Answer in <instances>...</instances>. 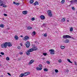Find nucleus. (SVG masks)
<instances>
[{
    "mask_svg": "<svg viewBox=\"0 0 77 77\" xmlns=\"http://www.w3.org/2000/svg\"><path fill=\"white\" fill-rule=\"evenodd\" d=\"M8 42H5L4 44H2L1 45L2 48H6L8 47Z\"/></svg>",
    "mask_w": 77,
    "mask_h": 77,
    "instance_id": "1",
    "label": "nucleus"
},
{
    "mask_svg": "<svg viewBox=\"0 0 77 77\" xmlns=\"http://www.w3.org/2000/svg\"><path fill=\"white\" fill-rule=\"evenodd\" d=\"M25 45L27 48H29L30 47V42L28 41L27 42L25 43Z\"/></svg>",
    "mask_w": 77,
    "mask_h": 77,
    "instance_id": "2",
    "label": "nucleus"
},
{
    "mask_svg": "<svg viewBox=\"0 0 77 77\" xmlns=\"http://www.w3.org/2000/svg\"><path fill=\"white\" fill-rule=\"evenodd\" d=\"M71 37L68 35H64L63 36V38L65 39H66L67 38H71Z\"/></svg>",
    "mask_w": 77,
    "mask_h": 77,
    "instance_id": "3",
    "label": "nucleus"
},
{
    "mask_svg": "<svg viewBox=\"0 0 77 77\" xmlns=\"http://www.w3.org/2000/svg\"><path fill=\"white\" fill-rule=\"evenodd\" d=\"M48 14L51 17L52 16V14H51V11L49 10L48 11Z\"/></svg>",
    "mask_w": 77,
    "mask_h": 77,
    "instance_id": "4",
    "label": "nucleus"
},
{
    "mask_svg": "<svg viewBox=\"0 0 77 77\" xmlns=\"http://www.w3.org/2000/svg\"><path fill=\"white\" fill-rule=\"evenodd\" d=\"M5 2H3V1H2L1 0H0V4H1V5H0V6H2L4 5V4H5Z\"/></svg>",
    "mask_w": 77,
    "mask_h": 77,
    "instance_id": "5",
    "label": "nucleus"
},
{
    "mask_svg": "<svg viewBox=\"0 0 77 77\" xmlns=\"http://www.w3.org/2000/svg\"><path fill=\"white\" fill-rule=\"evenodd\" d=\"M29 39V37L27 36H25L24 37V38L23 39V40L24 41H27V39Z\"/></svg>",
    "mask_w": 77,
    "mask_h": 77,
    "instance_id": "6",
    "label": "nucleus"
},
{
    "mask_svg": "<svg viewBox=\"0 0 77 77\" xmlns=\"http://www.w3.org/2000/svg\"><path fill=\"white\" fill-rule=\"evenodd\" d=\"M32 49H33V51H36V50H38V48L36 46L33 47H32Z\"/></svg>",
    "mask_w": 77,
    "mask_h": 77,
    "instance_id": "7",
    "label": "nucleus"
},
{
    "mask_svg": "<svg viewBox=\"0 0 77 77\" xmlns=\"http://www.w3.org/2000/svg\"><path fill=\"white\" fill-rule=\"evenodd\" d=\"M24 74V76H26V75H29V74H30V72H27L25 73H23Z\"/></svg>",
    "mask_w": 77,
    "mask_h": 77,
    "instance_id": "8",
    "label": "nucleus"
},
{
    "mask_svg": "<svg viewBox=\"0 0 77 77\" xmlns=\"http://www.w3.org/2000/svg\"><path fill=\"white\" fill-rule=\"evenodd\" d=\"M33 51V48L31 49H29V50H27L28 52H32Z\"/></svg>",
    "mask_w": 77,
    "mask_h": 77,
    "instance_id": "9",
    "label": "nucleus"
},
{
    "mask_svg": "<svg viewBox=\"0 0 77 77\" xmlns=\"http://www.w3.org/2000/svg\"><path fill=\"white\" fill-rule=\"evenodd\" d=\"M34 6H36V5H39V3L38 2V1H36L35 3H34Z\"/></svg>",
    "mask_w": 77,
    "mask_h": 77,
    "instance_id": "10",
    "label": "nucleus"
},
{
    "mask_svg": "<svg viewBox=\"0 0 77 77\" xmlns=\"http://www.w3.org/2000/svg\"><path fill=\"white\" fill-rule=\"evenodd\" d=\"M45 16L43 15L40 16V18L42 20H44L45 19Z\"/></svg>",
    "mask_w": 77,
    "mask_h": 77,
    "instance_id": "11",
    "label": "nucleus"
},
{
    "mask_svg": "<svg viewBox=\"0 0 77 77\" xmlns=\"http://www.w3.org/2000/svg\"><path fill=\"white\" fill-rule=\"evenodd\" d=\"M65 43H68L69 42V40L68 39H66L64 41Z\"/></svg>",
    "mask_w": 77,
    "mask_h": 77,
    "instance_id": "12",
    "label": "nucleus"
},
{
    "mask_svg": "<svg viewBox=\"0 0 77 77\" xmlns=\"http://www.w3.org/2000/svg\"><path fill=\"white\" fill-rule=\"evenodd\" d=\"M7 43H8V47H11V46H12V44H11L10 42H7Z\"/></svg>",
    "mask_w": 77,
    "mask_h": 77,
    "instance_id": "13",
    "label": "nucleus"
},
{
    "mask_svg": "<svg viewBox=\"0 0 77 77\" xmlns=\"http://www.w3.org/2000/svg\"><path fill=\"white\" fill-rule=\"evenodd\" d=\"M34 62V60H31L29 62V64L31 65L32 63H33Z\"/></svg>",
    "mask_w": 77,
    "mask_h": 77,
    "instance_id": "14",
    "label": "nucleus"
},
{
    "mask_svg": "<svg viewBox=\"0 0 77 77\" xmlns=\"http://www.w3.org/2000/svg\"><path fill=\"white\" fill-rule=\"evenodd\" d=\"M23 14H25V15H26V14H27V11H24L23 12Z\"/></svg>",
    "mask_w": 77,
    "mask_h": 77,
    "instance_id": "15",
    "label": "nucleus"
},
{
    "mask_svg": "<svg viewBox=\"0 0 77 77\" xmlns=\"http://www.w3.org/2000/svg\"><path fill=\"white\" fill-rule=\"evenodd\" d=\"M14 38L16 40H18V37L17 36V35L14 36Z\"/></svg>",
    "mask_w": 77,
    "mask_h": 77,
    "instance_id": "16",
    "label": "nucleus"
},
{
    "mask_svg": "<svg viewBox=\"0 0 77 77\" xmlns=\"http://www.w3.org/2000/svg\"><path fill=\"white\" fill-rule=\"evenodd\" d=\"M34 2V0H30L29 1V2L30 3V4H32V3H33Z\"/></svg>",
    "mask_w": 77,
    "mask_h": 77,
    "instance_id": "17",
    "label": "nucleus"
},
{
    "mask_svg": "<svg viewBox=\"0 0 77 77\" xmlns=\"http://www.w3.org/2000/svg\"><path fill=\"white\" fill-rule=\"evenodd\" d=\"M49 52H54V49H50L49 50Z\"/></svg>",
    "mask_w": 77,
    "mask_h": 77,
    "instance_id": "18",
    "label": "nucleus"
},
{
    "mask_svg": "<svg viewBox=\"0 0 77 77\" xmlns=\"http://www.w3.org/2000/svg\"><path fill=\"white\" fill-rule=\"evenodd\" d=\"M42 68H39L38 67H37L36 68L37 70H42Z\"/></svg>",
    "mask_w": 77,
    "mask_h": 77,
    "instance_id": "19",
    "label": "nucleus"
},
{
    "mask_svg": "<svg viewBox=\"0 0 77 77\" xmlns=\"http://www.w3.org/2000/svg\"><path fill=\"white\" fill-rule=\"evenodd\" d=\"M32 29V28L30 26L27 27L28 30H30Z\"/></svg>",
    "mask_w": 77,
    "mask_h": 77,
    "instance_id": "20",
    "label": "nucleus"
},
{
    "mask_svg": "<svg viewBox=\"0 0 77 77\" xmlns=\"http://www.w3.org/2000/svg\"><path fill=\"white\" fill-rule=\"evenodd\" d=\"M26 53L27 55H30V52H28L27 51V52H26Z\"/></svg>",
    "mask_w": 77,
    "mask_h": 77,
    "instance_id": "21",
    "label": "nucleus"
},
{
    "mask_svg": "<svg viewBox=\"0 0 77 77\" xmlns=\"http://www.w3.org/2000/svg\"><path fill=\"white\" fill-rule=\"evenodd\" d=\"M24 75V74L23 73H22L20 75V77H23Z\"/></svg>",
    "mask_w": 77,
    "mask_h": 77,
    "instance_id": "22",
    "label": "nucleus"
},
{
    "mask_svg": "<svg viewBox=\"0 0 77 77\" xmlns=\"http://www.w3.org/2000/svg\"><path fill=\"white\" fill-rule=\"evenodd\" d=\"M67 61L69 62L70 63H72V62L71 61V60L69 59H67Z\"/></svg>",
    "mask_w": 77,
    "mask_h": 77,
    "instance_id": "23",
    "label": "nucleus"
},
{
    "mask_svg": "<svg viewBox=\"0 0 77 77\" xmlns=\"http://www.w3.org/2000/svg\"><path fill=\"white\" fill-rule=\"evenodd\" d=\"M0 27L2 28H3L4 27V25H3V24H2L0 25Z\"/></svg>",
    "mask_w": 77,
    "mask_h": 77,
    "instance_id": "24",
    "label": "nucleus"
},
{
    "mask_svg": "<svg viewBox=\"0 0 77 77\" xmlns=\"http://www.w3.org/2000/svg\"><path fill=\"white\" fill-rule=\"evenodd\" d=\"M69 31L70 32H72V31H73V28L71 27Z\"/></svg>",
    "mask_w": 77,
    "mask_h": 77,
    "instance_id": "25",
    "label": "nucleus"
},
{
    "mask_svg": "<svg viewBox=\"0 0 77 77\" xmlns=\"http://www.w3.org/2000/svg\"><path fill=\"white\" fill-rule=\"evenodd\" d=\"M44 70L45 72L48 71V69L47 68H45L44 69Z\"/></svg>",
    "mask_w": 77,
    "mask_h": 77,
    "instance_id": "26",
    "label": "nucleus"
},
{
    "mask_svg": "<svg viewBox=\"0 0 77 77\" xmlns=\"http://www.w3.org/2000/svg\"><path fill=\"white\" fill-rule=\"evenodd\" d=\"M61 49H64V48H65V46H61Z\"/></svg>",
    "mask_w": 77,
    "mask_h": 77,
    "instance_id": "27",
    "label": "nucleus"
},
{
    "mask_svg": "<svg viewBox=\"0 0 77 77\" xmlns=\"http://www.w3.org/2000/svg\"><path fill=\"white\" fill-rule=\"evenodd\" d=\"M50 54H54V52H51Z\"/></svg>",
    "mask_w": 77,
    "mask_h": 77,
    "instance_id": "28",
    "label": "nucleus"
},
{
    "mask_svg": "<svg viewBox=\"0 0 77 77\" xmlns=\"http://www.w3.org/2000/svg\"><path fill=\"white\" fill-rule=\"evenodd\" d=\"M72 9L73 11H75V8L74 7H72Z\"/></svg>",
    "mask_w": 77,
    "mask_h": 77,
    "instance_id": "29",
    "label": "nucleus"
},
{
    "mask_svg": "<svg viewBox=\"0 0 77 77\" xmlns=\"http://www.w3.org/2000/svg\"><path fill=\"white\" fill-rule=\"evenodd\" d=\"M34 35H36V32H35V31H34L32 33Z\"/></svg>",
    "mask_w": 77,
    "mask_h": 77,
    "instance_id": "30",
    "label": "nucleus"
},
{
    "mask_svg": "<svg viewBox=\"0 0 77 77\" xmlns=\"http://www.w3.org/2000/svg\"><path fill=\"white\" fill-rule=\"evenodd\" d=\"M47 54L46 53H43V55L45 56H47Z\"/></svg>",
    "mask_w": 77,
    "mask_h": 77,
    "instance_id": "31",
    "label": "nucleus"
},
{
    "mask_svg": "<svg viewBox=\"0 0 77 77\" xmlns=\"http://www.w3.org/2000/svg\"><path fill=\"white\" fill-rule=\"evenodd\" d=\"M55 71L56 72H59V71L57 69H56L55 70Z\"/></svg>",
    "mask_w": 77,
    "mask_h": 77,
    "instance_id": "32",
    "label": "nucleus"
},
{
    "mask_svg": "<svg viewBox=\"0 0 77 77\" xmlns=\"http://www.w3.org/2000/svg\"><path fill=\"white\" fill-rule=\"evenodd\" d=\"M76 2V0H72V3H75Z\"/></svg>",
    "mask_w": 77,
    "mask_h": 77,
    "instance_id": "33",
    "label": "nucleus"
},
{
    "mask_svg": "<svg viewBox=\"0 0 77 77\" xmlns=\"http://www.w3.org/2000/svg\"><path fill=\"white\" fill-rule=\"evenodd\" d=\"M61 2L62 3H63L65 2V0H62Z\"/></svg>",
    "mask_w": 77,
    "mask_h": 77,
    "instance_id": "34",
    "label": "nucleus"
},
{
    "mask_svg": "<svg viewBox=\"0 0 77 77\" xmlns=\"http://www.w3.org/2000/svg\"><path fill=\"white\" fill-rule=\"evenodd\" d=\"M65 21V20H61V21L62 22V23H63V22H64Z\"/></svg>",
    "mask_w": 77,
    "mask_h": 77,
    "instance_id": "35",
    "label": "nucleus"
},
{
    "mask_svg": "<svg viewBox=\"0 0 77 77\" xmlns=\"http://www.w3.org/2000/svg\"><path fill=\"white\" fill-rule=\"evenodd\" d=\"M47 36V33H45L44 34V36H45V37H46V36Z\"/></svg>",
    "mask_w": 77,
    "mask_h": 77,
    "instance_id": "36",
    "label": "nucleus"
},
{
    "mask_svg": "<svg viewBox=\"0 0 77 77\" xmlns=\"http://www.w3.org/2000/svg\"><path fill=\"white\" fill-rule=\"evenodd\" d=\"M6 59L7 60H9V57H7Z\"/></svg>",
    "mask_w": 77,
    "mask_h": 77,
    "instance_id": "37",
    "label": "nucleus"
},
{
    "mask_svg": "<svg viewBox=\"0 0 77 77\" xmlns=\"http://www.w3.org/2000/svg\"><path fill=\"white\" fill-rule=\"evenodd\" d=\"M47 63H48V64H50V61H47Z\"/></svg>",
    "mask_w": 77,
    "mask_h": 77,
    "instance_id": "38",
    "label": "nucleus"
},
{
    "mask_svg": "<svg viewBox=\"0 0 77 77\" xmlns=\"http://www.w3.org/2000/svg\"><path fill=\"white\" fill-rule=\"evenodd\" d=\"M20 5V4H19V3L16 2V5H17V6H18Z\"/></svg>",
    "mask_w": 77,
    "mask_h": 77,
    "instance_id": "39",
    "label": "nucleus"
},
{
    "mask_svg": "<svg viewBox=\"0 0 77 77\" xmlns=\"http://www.w3.org/2000/svg\"><path fill=\"white\" fill-rule=\"evenodd\" d=\"M3 5V7L4 8H6V5H4V4ZM3 5H2V6H3Z\"/></svg>",
    "mask_w": 77,
    "mask_h": 77,
    "instance_id": "40",
    "label": "nucleus"
},
{
    "mask_svg": "<svg viewBox=\"0 0 77 77\" xmlns=\"http://www.w3.org/2000/svg\"><path fill=\"white\" fill-rule=\"evenodd\" d=\"M58 61L60 63L61 62H62V60H58Z\"/></svg>",
    "mask_w": 77,
    "mask_h": 77,
    "instance_id": "41",
    "label": "nucleus"
},
{
    "mask_svg": "<svg viewBox=\"0 0 77 77\" xmlns=\"http://www.w3.org/2000/svg\"><path fill=\"white\" fill-rule=\"evenodd\" d=\"M20 54H23V53L22 52H20L19 53Z\"/></svg>",
    "mask_w": 77,
    "mask_h": 77,
    "instance_id": "42",
    "label": "nucleus"
},
{
    "mask_svg": "<svg viewBox=\"0 0 77 77\" xmlns=\"http://www.w3.org/2000/svg\"><path fill=\"white\" fill-rule=\"evenodd\" d=\"M4 15L5 16V17H6V16H7L8 15H7V14H4Z\"/></svg>",
    "mask_w": 77,
    "mask_h": 77,
    "instance_id": "43",
    "label": "nucleus"
},
{
    "mask_svg": "<svg viewBox=\"0 0 77 77\" xmlns=\"http://www.w3.org/2000/svg\"><path fill=\"white\" fill-rule=\"evenodd\" d=\"M1 54H2V55H4V53H3V52H1Z\"/></svg>",
    "mask_w": 77,
    "mask_h": 77,
    "instance_id": "44",
    "label": "nucleus"
},
{
    "mask_svg": "<svg viewBox=\"0 0 77 77\" xmlns=\"http://www.w3.org/2000/svg\"><path fill=\"white\" fill-rule=\"evenodd\" d=\"M39 67L40 68H42V65L40 64L39 65Z\"/></svg>",
    "mask_w": 77,
    "mask_h": 77,
    "instance_id": "45",
    "label": "nucleus"
},
{
    "mask_svg": "<svg viewBox=\"0 0 77 77\" xmlns=\"http://www.w3.org/2000/svg\"><path fill=\"white\" fill-rule=\"evenodd\" d=\"M7 74L8 75H10V76H11V74H10V73H8Z\"/></svg>",
    "mask_w": 77,
    "mask_h": 77,
    "instance_id": "46",
    "label": "nucleus"
},
{
    "mask_svg": "<svg viewBox=\"0 0 77 77\" xmlns=\"http://www.w3.org/2000/svg\"><path fill=\"white\" fill-rule=\"evenodd\" d=\"M18 49H21V47H20V46H18Z\"/></svg>",
    "mask_w": 77,
    "mask_h": 77,
    "instance_id": "47",
    "label": "nucleus"
},
{
    "mask_svg": "<svg viewBox=\"0 0 77 77\" xmlns=\"http://www.w3.org/2000/svg\"><path fill=\"white\" fill-rule=\"evenodd\" d=\"M13 3H14V5H16V3H17V2H14Z\"/></svg>",
    "mask_w": 77,
    "mask_h": 77,
    "instance_id": "48",
    "label": "nucleus"
},
{
    "mask_svg": "<svg viewBox=\"0 0 77 77\" xmlns=\"http://www.w3.org/2000/svg\"><path fill=\"white\" fill-rule=\"evenodd\" d=\"M31 20H35V18L34 17L32 18Z\"/></svg>",
    "mask_w": 77,
    "mask_h": 77,
    "instance_id": "49",
    "label": "nucleus"
},
{
    "mask_svg": "<svg viewBox=\"0 0 77 77\" xmlns=\"http://www.w3.org/2000/svg\"><path fill=\"white\" fill-rule=\"evenodd\" d=\"M66 72H69V70H68V69L66 70Z\"/></svg>",
    "mask_w": 77,
    "mask_h": 77,
    "instance_id": "50",
    "label": "nucleus"
},
{
    "mask_svg": "<svg viewBox=\"0 0 77 77\" xmlns=\"http://www.w3.org/2000/svg\"><path fill=\"white\" fill-rule=\"evenodd\" d=\"M43 26H44V27H45V24H43Z\"/></svg>",
    "mask_w": 77,
    "mask_h": 77,
    "instance_id": "51",
    "label": "nucleus"
},
{
    "mask_svg": "<svg viewBox=\"0 0 77 77\" xmlns=\"http://www.w3.org/2000/svg\"><path fill=\"white\" fill-rule=\"evenodd\" d=\"M20 45L21 46H23V45L21 43L20 44Z\"/></svg>",
    "mask_w": 77,
    "mask_h": 77,
    "instance_id": "52",
    "label": "nucleus"
},
{
    "mask_svg": "<svg viewBox=\"0 0 77 77\" xmlns=\"http://www.w3.org/2000/svg\"><path fill=\"white\" fill-rule=\"evenodd\" d=\"M70 2H71L72 3H73V2H72V0L71 1H70Z\"/></svg>",
    "mask_w": 77,
    "mask_h": 77,
    "instance_id": "53",
    "label": "nucleus"
},
{
    "mask_svg": "<svg viewBox=\"0 0 77 77\" xmlns=\"http://www.w3.org/2000/svg\"><path fill=\"white\" fill-rule=\"evenodd\" d=\"M61 20H65V18H63Z\"/></svg>",
    "mask_w": 77,
    "mask_h": 77,
    "instance_id": "54",
    "label": "nucleus"
},
{
    "mask_svg": "<svg viewBox=\"0 0 77 77\" xmlns=\"http://www.w3.org/2000/svg\"><path fill=\"white\" fill-rule=\"evenodd\" d=\"M20 36H21V37H23V35H21Z\"/></svg>",
    "mask_w": 77,
    "mask_h": 77,
    "instance_id": "55",
    "label": "nucleus"
},
{
    "mask_svg": "<svg viewBox=\"0 0 77 77\" xmlns=\"http://www.w3.org/2000/svg\"><path fill=\"white\" fill-rule=\"evenodd\" d=\"M34 20H32V21H34Z\"/></svg>",
    "mask_w": 77,
    "mask_h": 77,
    "instance_id": "56",
    "label": "nucleus"
},
{
    "mask_svg": "<svg viewBox=\"0 0 77 77\" xmlns=\"http://www.w3.org/2000/svg\"><path fill=\"white\" fill-rule=\"evenodd\" d=\"M67 22H69V20H67Z\"/></svg>",
    "mask_w": 77,
    "mask_h": 77,
    "instance_id": "57",
    "label": "nucleus"
},
{
    "mask_svg": "<svg viewBox=\"0 0 77 77\" xmlns=\"http://www.w3.org/2000/svg\"><path fill=\"white\" fill-rule=\"evenodd\" d=\"M0 56H1V57H2V56L1 55H0Z\"/></svg>",
    "mask_w": 77,
    "mask_h": 77,
    "instance_id": "58",
    "label": "nucleus"
},
{
    "mask_svg": "<svg viewBox=\"0 0 77 77\" xmlns=\"http://www.w3.org/2000/svg\"><path fill=\"white\" fill-rule=\"evenodd\" d=\"M76 2H77V0H76Z\"/></svg>",
    "mask_w": 77,
    "mask_h": 77,
    "instance_id": "59",
    "label": "nucleus"
},
{
    "mask_svg": "<svg viewBox=\"0 0 77 77\" xmlns=\"http://www.w3.org/2000/svg\"><path fill=\"white\" fill-rule=\"evenodd\" d=\"M0 66H1V64H0Z\"/></svg>",
    "mask_w": 77,
    "mask_h": 77,
    "instance_id": "60",
    "label": "nucleus"
}]
</instances>
